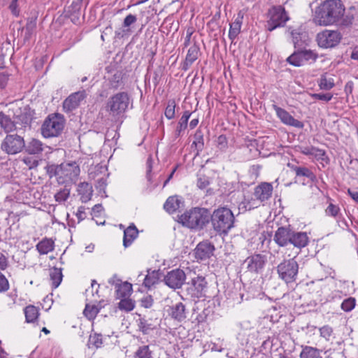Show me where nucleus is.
Instances as JSON below:
<instances>
[{
	"mask_svg": "<svg viewBox=\"0 0 358 358\" xmlns=\"http://www.w3.org/2000/svg\"><path fill=\"white\" fill-rule=\"evenodd\" d=\"M159 162L158 158H148L146 162L147 166V176H148L152 170L154 165H157Z\"/></svg>",
	"mask_w": 358,
	"mask_h": 358,
	"instance_id": "nucleus-59",
	"label": "nucleus"
},
{
	"mask_svg": "<svg viewBox=\"0 0 358 358\" xmlns=\"http://www.w3.org/2000/svg\"><path fill=\"white\" fill-rule=\"evenodd\" d=\"M345 6L341 0H326L315 7L313 13V22L319 26L337 24L345 13Z\"/></svg>",
	"mask_w": 358,
	"mask_h": 358,
	"instance_id": "nucleus-1",
	"label": "nucleus"
},
{
	"mask_svg": "<svg viewBox=\"0 0 358 358\" xmlns=\"http://www.w3.org/2000/svg\"><path fill=\"white\" fill-rule=\"evenodd\" d=\"M319 331L320 336L324 338L327 341H330L334 334L333 328L329 325H324L319 328Z\"/></svg>",
	"mask_w": 358,
	"mask_h": 358,
	"instance_id": "nucleus-43",
	"label": "nucleus"
},
{
	"mask_svg": "<svg viewBox=\"0 0 358 358\" xmlns=\"http://www.w3.org/2000/svg\"><path fill=\"white\" fill-rule=\"evenodd\" d=\"M24 315L27 322H34L38 317V310L34 306H28L24 308Z\"/></svg>",
	"mask_w": 358,
	"mask_h": 358,
	"instance_id": "nucleus-39",
	"label": "nucleus"
},
{
	"mask_svg": "<svg viewBox=\"0 0 358 358\" xmlns=\"http://www.w3.org/2000/svg\"><path fill=\"white\" fill-rule=\"evenodd\" d=\"M356 306V299L354 297L345 299L341 303V308L345 312H350Z\"/></svg>",
	"mask_w": 358,
	"mask_h": 358,
	"instance_id": "nucleus-41",
	"label": "nucleus"
},
{
	"mask_svg": "<svg viewBox=\"0 0 358 358\" xmlns=\"http://www.w3.org/2000/svg\"><path fill=\"white\" fill-rule=\"evenodd\" d=\"M152 352L148 345H143L138 348L135 353V358H151Z\"/></svg>",
	"mask_w": 358,
	"mask_h": 358,
	"instance_id": "nucleus-42",
	"label": "nucleus"
},
{
	"mask_svg": "<svg viewBox=\"0 0 358 358\" xmlns=\"http://www.w3.org/2000/svg\"><path fill=\"white\" fill-rule=\"evenodd\" d=\"M64 123L63 115L58 113L49 115L42 125L41 134L45 138L57 136L63 130Z\"/></svg>",
	"mask_w": 358,
	"mask_h": 358,
	"instance_id": "nucleus-4",
	"label": "nucleus"
},
{
	"mask_svg": "<svg viewBox=\"0 0 358 358\" xmlns=\"http://www.w3.org/2000/svg\"><path fill=\"white\" fill-rule=\"evenodd\" d=\"M26 152L29 155H48L52 153V148L43 145L37 139H32L25 147Z\"/></svg>",
	"mask_w": 358,
	"mask_h": 358,
	"instance_id": "nucleus-18",
	"label": "nucleus"
},
{
	"mask_svg": "<svg viewBox=\"0 0 358 358\" xmlns=\"http://www.w3.org/2000/svg\"><path fill=\"white\" fill-rule=\"evenodd\" d=\"M277 273L286 284L294 282L299 273V264L294 258L285 259L278 265Z\"/></svg>",
	"mask_w": 358,
	"mask_h": 358,
	"instance_id": "nucleus-5",
	"label": "nucleus"
},
{
	"mask_svg": "<svg viewBox=\"0 0 358 358\" xmlns=\"http://www.w3.org/2000/svg\"><path fill=\"white\" fill-rule=\"evenodd\" d=\"M215 246L208 241L200 242L194 250L195 257L198 260L203 261L213 255Z\"/></svg>",
	"mask_w": 358,
	"mask_h": 358,
	"instance_id": "nucleus-17",
	"label": "nucleus"
},
{
	"mask_svg": "<svg viewBox=\"0 0 358 358\" xmlns=\"http://www.w3.org/2000/svg\"><path fill=\"white\" fill-rule=\"evenodd\" d=\"M204 148V141H203V131L199 129L196 131L194 136V141L192 144V148L194 149L196 151L194 157H197L199 155V152L201 151Z\"/></svg>",
	"mask_w": 358,
	"mask_h": 358,
	"instance_id": "nucleus-30",
	"label": "nucleus"
},
{
	"mask_svg": "<svg viewBox=\"0 0 358 358\" xmlns=\"http://www.w3.org/2000/svg\"><path fill=\"white\" fill-rule=\"evenodd\" d=\"M9 289V283L5 275L0 272V292H4Z\"/></svg>",
	"mask_w": 358,
	"mask_h": 358,
	"instance_id": "nucleus-56",
	"label": "nucleus"
},
{
	"mask_svg": "<svg viewBox=\"0 0 358 358\" xmlns=\"http://www.w3.org/2000/svg\"><path fill=\"white\" fill-rule=\"evenodd\" d=\"M153 304V299L150 295L145 296L143 297L141 300V306L149 308L152 307Z\"/></svg>",
	"mask_w": 358,
	"mask_h": 358,
	"instance_id": "nucleus-58",
	"label": "nucleus"
},
{
	"mask_svg": "<svg viewBox=\"0 0 358 358\" xmlns=\"http://www.w3.org/2000/svg\"><path fill=\"white\" fill-rule=\"evenodd\" d=\"M159 271H151L150 269H148V273L143 280V285L148 289H151L153 286L158 283L159 280Z\"/></svg>",
	"mask_w": 358,
	"mask_h": 358,
	"instance_id": "nucleus-31",
	"label": "nucleus"
},
{
	"mask_svg": "<svg viewBox=\"0 0 358 358\" xmlns=\"http://www.w3.org/2000/svg\"><path fill=\"white\" fill-rule=\"evenodd\" d=\"M287 31L290 36L295 48H300L308 44L309 38L308 34L301 25L289 27Z\"/></svg>",
	"mask_w": 358,
	"mask_h": 358,
	"instance_id": "nucleus-13",
	"label": "nucleus"
},
{
	"mask_svg": "<svg viewBox=\"0 0 358 358\" xmlns=\"http://www.w3.org/2000/svg\"><path fill=\"white\" fill-rule=\"evenodd\" d=\"M318 85L321 90H329L334 87V80L331 78H327L326 75H322L320 78Z\"/></svg>",
	"mask_w": 358,
	"mask_h": 358,
	"instance_id": "nucleus-40",
	"label": "nucleus"
},
{
	"mask_svg": "<svg viewBox=\"0 0 358 358\" xmlns=\"http://www.w3.org/2000/svg\"><path fill=\"white\" fill-rule=\"evenodd\" d=\"M308 237L306 232L292 230L289 244L298 248H304L308 245Z\"/></svg>",
	"mask_w": 358,
	"mask_h": 358,
	"instance_id": "nucleus-25",
	"label": "nucleus"
},
{
	"mask_svg": "<svg viewBox=\"0 0 358 358\" xmlns=\"http://www.w3.org/2000/svg\"><path fill=\"white\" fill-rule=\"evenodd\" d=\"M62 176L73 180L79 176L80 169L79 165L76 162H65L61 164Z\"/></svg>",
	"mask_w": 358,
	"mask_h": 358,
	"instance_id": "nucleus-21",
	"label": "nucleus"
},
{
	"mask_svg": "<svg viewBox=\"0 0 358 358\" xmlns=\"http://www.w3.org/2000/svg\"><path fill=\"white\" fill-rule=\"evenodd\" d=\"M19 122L17 120H12L11 118L3 112H0V127L6 132L10 133L18 130Z\"/></svg>",
	"mask_w": 358,
	"mask_h": 358,
	"instance_id": "nucleus-23",
	"label": "nucleus"
},
{
	"mask_svg": "<svg viewBox=\"0 0 358 358\" xmlns=\"http://www.w3.org/2000/svg\"><path fill=\"white\" fill-rule=\"evenodd\" d=\"M109 160H108L106 162L105 161H102L100 163L91 165L88 170L90 176L92 178H94L99 175L108 176V173H107V164Z\"/></svg>",
	"mask_w": 358,
	"mask_h": 358,
	"instance_id": "nucleus-27",
	"label": "nucleus"
},
{
	"mask_svg": "<svg viewBox=\"0 0 358 358\" xmlns=\"http://www.w3.org/2000/svg\"><path fill=\"white\" fill-rule=\"evenodd\" d=\"M192 113L189 110H185L183 113L182 117L180 118L178 122V125L174 132V136L176 138H178L183 134L185 130L187 127L188 121Z\"/></svg>",
	"mask_w": 358,
	"mask_h": 358,
	"instance_id": "nucleus-29",
	"label": "nucleus"
},
{
	"mask_svg": "<svg viewBox=\"0 0 358 358\" xmlns=\"http://www.w3.org/2000/svg\"><path fill=\"white\" fill-rule=\"evenodd\" d=\"M273 192V186L268 182H262L255 189L254 195L255 198L261 201L268 200Z\"/></svg>",
	"mask_w": 358,
	"mask_h": 358,
	"instance_id": "nucleus-22",
	"label": "nucleus"
},
{
	"mask_svg": "<svg viewBox=\"0 0 358 358\" xmlns=\"http://www.w3.org/2000/svg\"><path fill=\"white\" fill-rule=\"evenodd\" d=\"M138 231L134 224L129 225L124 231L123 245L125 248L129 246L138 236Z\"/></svg>",
	"mask_w": 358,
	"mask_h": 358,
	"instance_id": "nucleus-28",
	"label": "nucleus"
},
{
	"mask_svg": "<svg viewBox=\"0 0 358 358\" xmlns=\"http://www.w3.org/2000/svg\"><path fill=\"white\" fill-rule=\"evenodd\" d=\"M287 166L295 171L297 176H306L310 179H313L314 178L313 172L306 167L296 166L292 164L290 162L287 163Z\"/></svg>",
	"mask_w": 358,
	"mask_h": 358,
	"instance_id": "nucleus-38",
	"label": "nucleus"
},
{
	"mask_svg": "<svg viewBox=\"0 0 358 358\" xmlns=\"http://www.w3.org/2000/svg\"><path fill=\"white\" fill-rule=\"evenodd\" d=\"M292 229L289 227H279L275 233L273 240L280 247H285L289 244Z\"/></svg>",
	"mask_w": 358,
	"mask_h": 358,
	"instance_id": "nucleus-19",
	"label": "nucleus"
},
{
	"mask_svg": "<svg viewBox=\"0 0 358 358\" xmlns=\"http://www.w3.org/2000/svg\"><path fill=\"white\" fill-rule=\"evenodd\" d=\"M36 249L41 255H46L54 250V242L45 238L36 245Z\"/></svg>",
	"mask_w": 358,
	"mask_h": 358,
	"instance_id": "nucleus-34",
	"label": "nucleus"
},
{
	"mask_svg": "<svg viewBox=\"0 0 358 358\" xmlns=\"http://www.w3.org/2000/svg\"><path fill=\"white\" fill-rule=\"evenodd\" d=\"M138 327L144 334H148V331L152 329L150 324H148L147 321L144 319L139 320Z\"/></svg>",
	"mask_w": 358,
	"mask_h": 358,
	"instance_id": "nucleus-55",
	"label": "nucleus"
},
{
	"mask_svg": "<svg viewBox=\"0 0 358 358\" xmlns=\"http://www.w3.org/2000/svg\"><path fill=\"white\" fill-rule=\"evenodd\" d=\"M47 173L49 174L50 177L59 176L62 177V167L61 164L55 165L50 164L46 166Z\"/></svg>",
	"mask_w": 358,
	"mask_h": 358,
	"instance_id": "nucleus-49",
	"label": "nucleus"
},
{
	"mask_svg": "<svg viewBox=\"0 0 358 358\" xmlns=\"http://www.w3.org/2000/svg\"><path fill=\"white\" fill-rule=\"evenodd\" d=\"M77 191L80 196V200L83 203L89 201L92 196L93 189L92 186L88 182H80L78 185Z\"/></svg>",
	"mask_w": 358,
	"mask_h": 358,
	"instance_id": "nucleus-26",
	"label": "nucleus"
},
{
	"mask_svg": "<svg viewBox=\"0 0 358 358\" xmlns=\"http://www.w3.org/2000/svg\"><path fill=\"white\" fill-rule=\"evenodd\" d=\"M340 212V208L333 203H330L325 210L327 215L336 217Z\"/></svg>",
	"mask_w": 358,
	"mask_h": 358,
	"instance_id": "nucleus-52",
	"label": "nucleus"
},
{
	"mask_svg": "<svg viewBox=\"0 0 358 358\" xmlns=\"http://www.w3.org/2000/svg\"><path fill=\"white\" fill-rule=\"evenodd\" d=\"M300 358H321L320 350L310 346H303L300 353Z\"/></svg>",
	"mask_w": 358,
	"mask_h": 358,
	"instance_id": "nucleus-35",
	"label": "nucleus"
},
{
	"mask_svg": "<svg viewBox=\"0 0 358 358\" xmlns=\"http://www.w3.org/2000/svg\"><path fill=\"white\" fill-rule=\"evenodd\" d=\"M50 278L52 288H57L62 280V270L58 268H53L50 269Z\"/></svg>",
	"mask_w": 358,
	"mask_h": 358,
	"instance_id": "nucleus-36",
	"label": "nucleus"
},
{
	"mask_svg": "<svg viewBox=\"0 0 358 358\" xmlns=\"http://www.w3.org/2000/svg\"><path fill=\"white\" fill-rule=\"evenodd\" d=\"M317 58V54L311 50H299L292 53L287 58V62L294 66H301L309 62H315Z\"/></svg>",
	"mask_w": 358,
	"mask_h": 358,
	"instance_id": "nucleus-10",
	"label": "nucleus"
},
{
	"mask_svg": "<svg viewBox=\"0 0 358 358\" xmlns=\"http://www.w3.org/2000/svg\"><path fill=\"white\" fill-rule=\"evenodd\" d=\"M266 262V256L258 253L248 257L245 259L244 264L246 265L248 271L258 274L263 271Z\"/></svg>",
	"mask_w": 358,
	"mask_h": 358,
	"instance_id": "nucleus-12",
	"label": "nucleus"
},
{
	"mask_svg": "<svg viewBox=\"0 0 358 358\" xmlns=\"http://www.w3.org/2000/svg\"><path fill=\"white\" fill-rule=\"evenodd\" d=\"M342 36L338 31L325 29L319 32L316 36L317 45L322 48H331L341 41Z\"/></svg>",
	"mask_w": 358,
	"mask_h": 358,
	"instance_id": "nucleus-8",
	"label": "nucleus"
},
{
	"mask_svg": "<svg viewBox=\"0 0 358 358\" xmlns=\"http://www.w3.org/2000/svg\"><path fill=\"white\" fill-rule=\"evenodd\" d=\"M130 99L127 92H118L111 96L107 103V108L113 116L124 113L129 107Z\"/></svg>",
	"mask_w": 358,
	"mask_h": 358,
	"instance_id": "nucleus-7",
	"label": "nucleus"
},
{
	"mask_svg": "<svg viewBox=\"0 0 358 358\" xmlns=\"http://www.w3.org/2000/svg\"><path fill=\"white\" fill-rule=\"evenodd\" d=\"M22 159L24 164L28 166L29 169H32L38 166V162L35 160L34 158H22Z\"/></svg>",
	"mask_w": 358,
	"mask_h": 358,
	"instance_id": "nucleus-64",
	"label": "nucleus"
},
{
	"mask_svg": "<svg viewBox=\"0 0 358 358\" xmlns=\"http://www.w3.org/2000/svg\"><path fill=\"white\" fill-rule=\"evenodd\" d=\"M107 183H106V179L103 177L100 178L98 179L96 184L95 185L96 189L99 190V192H105V189L106 187Z\"/></svg>",
	"mask_w": 358,
	"mask_h": 358,
	"instance_id": "nucleus-60",
	"label": "nucleus"
},
{
	"mask_svg": "<svg viewBox=\"0 0 358 358\" xmlns=\"http://www.w3.org/2000/svg\"><path fill=\"white\" fill-rule=\"evenodd\" d=\"M311 96L313 99L328 102L330 100H331V99L333 97V94L331 93H327V94L316 93V94H312Z\"/></svg>",
	"mask_w": 358,
	"mask_h": 358,
	"instance_id": "nucleus-54",
	"label": "nucleus"
},
{
	"mask_svg": "<svg viewBox=\"0 0 358 358\" xmlns=\"http://www.w3.org/2000/svg\"><path fill=\"white\" fill-rule=\"evenodd\" d=\"M15 120H17L19 122L18 127L20 128L18 129V130L29 127L31 123V118L27 115L22 114L20 115H18L15 118Z\"/></svg>",
	"mask_w": 358,
	"mask_h": 358,
	"instance_id": "nucleus-46",
	"label": "nucleus"
},
{
	"mask_svg": "<svg viewBox=\"0 0 358 358\" xmlns=\"http://www.w3.org/2000/svg\"><path fill=\"white\" fill-rule=\"evenodd\" d=\"M36 27V22L34 20H29L27 22L26 26L24 27L25 29V37L26 38H30L31 35L33 34Z\"/></svg>",
	"mask_w": 358,
	"mask_h": 358,
	"instance_id": "nucleus-53",
	"label": "nucleus"
},
{
	"mask_svg": "<svg viewBox=\"0 0 358 358\" xmlns=\"http://www.w3.org/2000/svg\"><path fill=\"white\" fill-rule=\"evenodd\" d=\"M169 315L174 320L182 322L186 318V309L185 305L178 302L170 307Z\"/></svg>",
	"mask_w": 358,
	"mask_h": 358,
	"instance_id": "nucleus-24",
	"label": "nucleus"
},
{
	"mask_svg": "<svg viewBox=\"0 0 358 358\" xmlns=\"http://www.w3.org/2000/svg\"><path fill=\"white\" fill-rule=\"evenodd\" d=\"M266 29L272 31L278 27H284L289 17L281 6H273L267 13Z\"/></svg>",
	"mask_w": 358,
	"mask_h": 358,
	"instance_id": "nucleus-6",
	"label": "nucleus"
},
{
	"mask_svg": "<svg viewBox=\"0 0 358 358\" xmlns=\"http://www.w3.org/2000/svg\"><path fill=\"white\" fill-rule=\"evenodd\" d=\"M210 213L204 208H193L179 216L182 225L193 229H203L210 221Z\"/></svg>",
	"mask_w": 358,
	"mask_h": 358,
	"instance_id": "nucleus-2",
	"label": "nucleus"
},
{
	"mask_svg": "<svg viewBox=\"0 0 358 358\" xmlns=\"http://www.w3.org/2000/svg\"><path fill=\"white\" fill-rule=\"evenodd\" d=\"M25 147L22 137L17 134H9L1 143V149L8 155H16Z\"/></svg>",
	"mask_w": 358,
	"mask_h": 358,
	"instance_id": "nucleus-9",
	"label": "nucleus"
},
{
	"mask_svg": "<svg viewBox=\"0 0 358 358\" xmlns=\"http://www.w3.org/2000/svg\"><path fill=\"white\" fill-rule=\"evenodd\" d=\"M176 106V104L174 100L169 101L164 111V115L167 119L171 120L175 117Z\"/></svg>",
	"mask_w": 358,
	"mask_h": 358,
	"instance_id": "nucleus-45",
	"label": "nucleus"
},
{
	"mask_svg": "<svg viewBox=\"0 0 358 358\" xmlns=\"http://www.w3.org/2000/svg\"><path fill=\"white\" fill-rule=\"evenodd\" d=\"M122 299L119 302L118 307L120 310H124L126 311H131L134 308V303L132 300L126 298H121Z\"/></svg>",
	"mask_w": 358,
	"mask_h": 358,
	"instance_id": "nucleus-44",
	"label": "nucleus"
},
{
	"mask_svg": "<svg viewBox=\"0 0 358 358\" xmlns=\"http://www.w3.org/2000/svg\"><path fill=\"white\" fill-rule=\"evenodd\" d=\"M85 90L78 91L70 94L63 102V109L65 112H71L77 108L80 103L86 98Z\"/></svg>",
	"mask_w": 358,
	"mask_h": 358,
	"instance_id": "nucleus-15",
	"label": "nucleus"
},
{
	"mask_svg": "<svg viewBox=\"0 0 358 358\" xmlns=\"http://www.w3.org/2000/svg\"><path fill=\"white\" fill-rule=\"evenodd\" d=\"M207 281L205 277L196 275L187 283V292L191 297L200 298L204 295L207 289Z\"/></svg>",
	"mask_w": 358,
	"mask_h": 358,
	"instance_id": "nucleus-11",
	"label": "nucleus"
},
{
	"mask_svg": "<svg viewBox=\"0 0 358 358\" xmlns=\"http://www.w3.org/2000/svg\"><path fill=\"white\" fill-rule=\"evenodd\" d=\"M137 20V18L135 15L132 14H129L126 16V17L124 20L123 25L125 27H128L132 24L135 23Z\"/></svg>",
	"mask_w": 358,
	"mask_h": 358,
	"instance_id": "nucleus-62",
	"label": "nucleus"
},
{
	"mask_svg": "<svg viewBox=\"0 0 358 358\" xmlns=\"http://www.w3.org/2000/svg\"><path fill=\"white\" fill-rule=\"evenodd\" d=\"M210 220L215 231L227 234L234 227L235 217L229 208L222 207L215 210L210 214Z\"/></svg>",
	"mask_w": 358,
	"mask_h": 358,
	"instance_id": "nucleus-3",
	"label": "nucleus"
},
{
	"mask_svg": "<svg viewBox=\"0 0 358 358\" xmlns=\"http://www.w3.org/2000/svg\"><path fill=\"white\" fill-rule=\"evenodd\" d=\"M117 298L129 297L132 292V285L128 282H124L115 289Z\"/></svg>",
	"mask_w": 358,
	"mask_h": 358,
	"instance_id": "nucleus-33",
	"label": "nucleus"
},
{
	"mask_svg": "<svg viewBox=\"0 0 358 358\" xmlns=\"http://www.w3.org/2000/svg\"><path fill=\"white\" fill-rule=\"evenodd\" d=\"M181 201L177 196H169L166 201L164 208L169 213H173L180 206Z\"/></svg>",
	"mask_w": 358,
	"mask_h": 358,
	"instance_id": "nucleus-32",
	"label": "nucleus"
},
{
	"mask_svg": "<svg viewBox=\"0 0 358 358\" xmlns=\"http://www.w3.org/2000/svg\"><path fill=\"white\" fill-rule=\"evenodd\" d=\"M185 279V272L182 269L176 268L167 273L164 276V281L167 286L176 289L182 287Z\"/></svg>",
	"mask_w": 358,
	"mask_h": 358,
	"instance_id": "nucleus-14",
	"label": "nucleus"
},
{
	"mask_svg": "<svg viewBox=\"0 0 358 358\" xmlns=\"http://www.w3.org/2000/svg\"><path fill=\"white\" fill-rule=\"evenodd\" d=\"M210 184V181H209V179L208 178L206 177V176H201V177H199L198 179H197V187L201 189H203L205 188H206Z\"/></svg>",
	"mask_w": 358,
	"mask_h": 358,
	"instance_id": "nucleus-57",
	"label": "nucleus"
},
{
	"mask_svg": "<svg viewBox=\"0 0 358 358\" xmlns=\"http://www.w3.org/2000/svg\"><path fill=\"white\" fill-rule=\"evenodd\" d=\"M245 14L244 10H239L234 21L230 24L229 38L231 41H234L241 32Z\"/></svg>",
	"mask_w": 358,
	"mask_h": 358,
	"instance_id": "nucleus-20",
	"label": "nucleus"
},
{
	"mask_svg": "<svg viewBox=\"0 0 358 358\" xmlns=\"http://www.w3.org/2000/svg\"><path fill=\"white\" fill-rule=\"evenodd\" d=\"M18 0H10V3L9 5V9L10 10L12 14L15 17H17L20 14V10L18 9L17 6Z\"/></svg>",
	"mask_w": 358,
	"mask_h": 358,
	"instance_id": "nucleus-61",
	"label": "nucleus"
},
{
	"mask_svg": "<svg viewBox=\"0 0 358 358\" xmlns=\"http://www.w3.org/2000/svg\"><path fill=\"white\" fill-rule=\"evenodd\" d=\"M217 145L220 149H224L227 146V139L224 135H220L217 139Z\"/></svg>",
	"mask_w": 358,
	"mask_h": 358,
	"instance_id": "nucleus-63",
	"label": "nucleus"
},
{
	"mask_svg": "<svg viewBox=\"0 0 358 358\" xmlns=\"http://www.w3.org/2000/svg\"><path fill=\"white\" fill-rule=\"evenodd\" d=\"M99 313L98 308L95 306L86 305L85 308L83 311L84 315L89 320L94 319L97 313Z\"/></svg>",
	"mask_w": 358,
	"mask_h": 358,
	"instance_id": "nucleus-48",
	"label": "nucleus"
},
{
	"mask_svg": "<svg viewBox=\"0 0 358 358\" xmlns=\"http://www.w3.org/2000/svg\"><path fill=\"white\" fill-rule=\"evenodd\" d=\"M199 54V48L196 45L189 47L185 58V64H192L198 58Z\"/></svg>",
	"mask_w": 358,
	"mask_h": 358,
	"instance_id": "nucleus-37",
	"label": "nucleus"
},
{
	"mask_svg": "<svg viewBox=\"0 0 358 358\" xmlns=\"http://www.w3.org/2000/svg\"><path fill=\"white\" fill-rule=\"evenodd\" d=\"M89 343L96 348H100L103 343L102 336L98 334L91 335L89 338Z\"/></svg>",
	"mask_w": 358,
	"mask_h": 358,
	"instance_id": "nucleus-51",
	"label": "nucleus"
},
{
	"mask_svg": "<svg viewBox=\"0 0 358 358\" xmlns=\"http://www.w3.org/2000/svg\"><path fill=\"white\" fill-rule=\"evenodd\" d=\"M70 195V189L64 187L62 189L59 190L57 193L55 195V199L56 201L59 203L64 202L67 200Z\"/></svg>",
	"mask_w": 358,
	"mask_h": 358,
	"instance_id": "nucleus-47",
	"label": "nucleus"
},
{
	"mask_svg": "<svg viewBox=\"0 0 358 358\" xmlns=\"http://www.w3.org/2000/svg\"><path fill=\"white\" fill-rule=\"evenodd\" d=\"M122 80V73L120 71H117L116 73H115L113 74V77L110 80L111 86L113 88H115V89L117 88L121 85Z\"/></svg>",
	"mask_w": 358,
	"mask_h": 358,
	"instance_id": "nucleus-50",
	"label": "nucleus"
},
{
	"mask_svg": "<svg viewBox=\"0 0 358 358\" xmlns=\"http://www.w3.org/2000/svg\"><path fill=\"white\" fill-rule=\"evenodd\" d=\"M273 108L276 113V115L284 124L292 126L299 129H301L303 127V123L302 122L295 119L285 109L276 105H273Z\"/></svg>",
	"mask_w": 358,
	"mask_h": 358,
	"instance_id": "nucleus-16",
	"label": "nucleus"
}]
</instances>
